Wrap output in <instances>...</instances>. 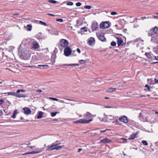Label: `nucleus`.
I'll list each match as a JSON object with an SVG mask.
<instances>
[{"label": "nucleus", "mask_w": 158, "mask_h": 158, "mask_svg": "<svg viewBox=\"0 0 158 158\" xmlns=\"http://www.w3.org/2000/svg\"><path fill=\"white\" fill-rule=\"evenodd\" d=\"M69 66H78L79 65L78 64H69Z\"/></svg>", "instance_id": "37998d69"}, {"label": "nucleus", "mask_w": 158, "mask_h": 158, "mask_svg": "<svg viewBox=\"0 0 158 158\" xmlns=\"http://www.w3.org/2000/svg\"><path fill=\"white\" fill-rule=\"evenodd\" d=\"M153 31H152V29H151L148 33V36H152V37L151 40H152L153 38V36L155 35V34L153 32Z\"/></svg>", "instance_id": "aec40b11"}, {"label": "nucleus", "mask_w": 158, "mask_h": 158, "mask_svg": "<svg viewBox=\"0 0 158 158\" xmlns=\"http://www.w3.org/2000/svg\"><path fill=\"white\" fill-rule=\"evenodd\" d=\"M119 120L120 121L123 122L124 123H127L128 122V121L127 117L124 115L122 117L119 118Z\"/></svg>", "instance_id": "9b49d317"}, {"label": "nucleus", "mask_w": 158, "mask_h": 158, "mask_svg": "<svg viewBox=\"0 0 158 158\" xmlns=\"http://www.w3.org/2000/svg\"><path fill=\"white\" fill-rule=\"evenodd\" d=\"M146 114L145 113H140L139 117L140 119L141 118H143L142 120H146L147 119V116H146Z\"/></svg>", "instance_id": "f3484780"}, {"label": "nucleus", "mask_w": 158, "mask_h": 158, "mask_svg": "<svg viewBox=\"0 0 158 158\" xmlns=\"http://www.w3.org/2000/svg\"><path fill=\"white\" fill-rule=\"evenodd\" d=\"M36 92L37 93H40L42 92V90L41 89H37Z\"/></svg>", "instance_id": "603ef678"}, {"label": "nucleus", "mask_w": 158, "mask_h": 158, "mask_svg": "<svg viewBox=\"0 0 158 158\" xmlns=\"http://www.w3.org/2000/svg\"><path fill=\"white\" fill-rule=\"evenodd\" d=\"M145 87L147 88V89H145V91L148 90L149 91H150V88L149 86L147 84L146 85H145Z\"/></svg>", "instance_id": "f704fd0d"}, {"label": "nucleus", "mask_w": 158, "mask_h": 158, "mask_svg": "<svg viewBox=\"0 0 158 158\" xmlns=\"http://www.w3.org/2000/svg\"><path fill=\"white\" fill-rule=\"evenodd\" d=\"M56 21L59 22H63V20L62 19H56Z\"/></svg>", "instance_id": "c03bdc74"}, {"label": "nucleus", "mask_w": 158, "mask_h": 158, "mask_svg": "<svg viewBox=\"0 0 158 158\" xmlns=\"http://www.w3.org/2000/svg\"><path fill=\"white\" fill-rule=\"evenodd\" d=\"M83 117L85 118L89 119L92 118V115L90 113L87 112L83 115Z\"/></svg>", "instance_id": "dca6fc26"}, {"label": "nucleus", "mask_w": 158, "mask_h": 158, "mask_svg": "<svg viewBox=\"0 0 158 158\" xmlns=\"http://www.w3.org/2000/svg\"><path fill=\"white\" fill-rule=\"evenodd\" d=\"M96 35L98 39L100 40L102 42L106 41V39L103 34L98 32L96 33Z\"/></svg>", "instance_id": "423d86ee"}, {"label": "nucleus", "mask_w": 158, "mask_h": 158, "mask_svg": "<svg viewBox=\"0 0 158 158\" xmlns=\"http://www.w3.org/2000/svg\"><path fill=\"white\" fill-rule=\"evenodd\" d=\"M147 19V17L146 16L142 17H141L140 19L142 20H143L144 19Z\"/></svg>", "instance_id": "864d4df0"}, {"label": "nucleus", "mask_w": 158, "mask_h": 158, "mask_svg": "<svg viewBox=\"0 0 158 158\" xmlns=\"http://www.w3.org/2000/svg\"><path fill=\"white\" fill-rule=\"evenodd\" d=\"M111 142V139L106 137L105 138L101 140L100 141V143H110Z\"/></svg>", "instance_id": "ddd939ff"}, {"label": "nucleus", "mask_w": 158, "mask_h": 158, "mask_svg": "<svg viewBox=\"0 0 158 158\" xmlns=\"http://www.w3.org/2000/svg\"><path fill=\"white\" fill-rule=\"evenodd\" d=\"M155 52L157 54H158V45L156 47V48Z\"/></svg>", "instance_id": "5fc2aeb1"}, {"label": "nucleus", "mask_w": 158, "mask_h": 158, "mask_svg": "<svg viewBox=\"0 0 158 158\" xmlns=\"http://www.w3.org/2000/svg\"><path fill=\"white\" fill-rule=\"evenodd\" d=\"M55 55H52L51 58V61L52 64H53L55 63Z\"/></svg>", "instance_id": "a878e982"}, {"label": "nucleus", "mask_w": 158, "mask_h": 158, "mask_svg": "<svg viewBox=\"0 0 158 158\" xmlns=\"http://www.w3.org/2000/svg\"><path fill=\"white\" fill-rule=\"evenodd\" d=\"M39 45L38 43L36 41H33L32 44V46L31 49H38L39 48Z\"/></svg>", "instance_id": "4468645a"}, {"label": "nucleus", "mask_w": 158, "mask_h": 158, "mask_svg": "<svg viewBox=\"0 0 158 158\" xmlns=\"http://www.w3.org/2000/svg\"><path fill=\"white\" fill-rule=\"evenodd\" d=\"M39 22H40V23L42 25H43L45 26H46V25H47V24L46 23H45L41 21H39Z\"/></svg>", "instance_id": "ea45409f"}, {"label": "nucleus", "mask_w": 158, "mask_h": 158, "mask_svg": "<svg viewBox=\"0 0 158 158\" xmlns=\"http://www.w3.org/2000/svg\"><path fill=\"white\" fill-rule=\"evenodd\" d=\"M145 55L148 59L152 58L153 56V54L151 53V52H146L145 53Z\"/></svg>", "instance_id": "4be33fe9"}, {"label": "nucleus", "mask_w": 158, "mask_h": 158, "mask_svg": "<svg viewBox=\"0 0 158 158\" xmlns=\"http://www.w3.org/2000/svg\"><path fill=\"white\" fill-rule=\"evenodd\" d=\"M117 14V13L114 11L112 12L111 13V15H115Z\"/></svg>", "instance_id": "de8ad7c7"}, {"label": "nucleus", "mask_w": 158, "mask_h": 158, "mask_svg": "<svg viewBox=\"0 0 158 158\" xmlns=\"http://www.w3.org/2000/svg\"><path fill=\"white\" fill-rule=\"evenodd\" d=\"M77 52H78L79 53H80L81 51H80V49L79 48H77Z\"/></svg>", "instance_id": "bf43d9fd"}, {"label": "nucleus", "mask_w": 158, "mask_h": 158, "mask_svg": "<svg viewBox=\"0 0 158 158\" xmlns=\"http://www.w3.org/2000/svg\"><path fill=\"white\" fill-rule=\"evenodd\" d=\"M48 2L54 4L56 3L57 2L56 1L54 0H49Z\"/></svg>", "instance_id": "4c0bfd02"}, {"label": "nucleus", "mask_w": 158, "mask_h": 158, "mask_svg": "<svg viewBox=\"0 0 158 158\" xmlns=\"http://www.w3.org/2000/svg\"><path fill=\"white\" fill-rule=\"evenodd\" d=\"M76 5L77 6H79L81 5V3L80 2H78L76 3Z\"/></svg>", "instance_id": "a18cd8bd"}, {"label": "nucleus", "mask_w": 158, "mask_h": 158, "mask_svg": "<svg viewBox=\"0 0 158 158\" xmlns=\"http://www.w3.org/2000/svg\"><path fill=\"white\" fill-rule=\"evenodd\" d=\"M91 29L93 31H96L98 29V25L96 22H94L92 23Z\"/></svg>", "instance_id": "9d476101"}, {"label": "nucleus", "mask_w": 158, "mask_h": 158, "mask_svg": "<svg viewBox=\"0 0 158 158\" xmlns=\"http://www.w3.org/2000/svg\"><path fill=\"white\" fill-rule=\"evenodd\" d=\"M3 113L2 110H0V116H1L3 115Z\"/></svg>", "instance_id": "13d9d810"}, {"label": "nucleus", "mask_w": 158, "mask_h": 158, "mask_svg": "<svg viewBox=\"0 0 158 158\" xmlns=\"http://www.w3.org/2000/svg\"><path fill=\"white\" fill-rule=\"evenodd\" d=\"M29 50L28 44L22 43L18 48V52L20 54L21 58L25 60L30 59V54Z\"/></svg>", "instance_id": "f257e3e1"}, {"label": "nucleus", "mask_w": 158, "mask_h": 158, "mask_svg": "<svg viewBox=\"0 0 158 158\" xmlns=\"http://www.w3.org/2000/svg\"><path fill=\"white\" fill-rule=\"evenodd\" d=\"M110 27L109 23L107 22H102L100 24V27L102 29H105L109 28Z\"/></svg>", "instance_id": "1a4fd4ad"}, {"label": "nucleus", "mask_w": 158, "mask_h": 158, "mask_svg": "<svg viewBox=\"0 0 158 158\" xmlns=\"http://www.w3.org/2000/svg\"><path fill=\"white\" fill-rule=\"evenodd\" d=\"M58 101L60 102H62V103H63L64 102V101H63V100H59Z\"/></svg>", "instance_id": "774afa93"}, {"label": "nucleus", "mask_w": 158, "mask_h": 158, "mask_svg": "<svg viewBox=\"0 0 158 158\" xmlns=\"http://www.w3.org/2000/svg\"><path fill=\"white\" fill-rule=\"evenodd\" d=\"M121 140H123V142H122V143H124L126 142L127 141V139L124 138H121Z\"/></svg>", "instance_id": "8fccbe9b"}, {"label": "nucleus", "mask_w": 158, "mask_h": 158, "mask_svg": "<svg viewBox=\"0 0 158 158\" xmlns=\"http://www.w3.org/2000/svg\"><path fill=\"white\" fill-rule=\"evenodd\" d=\"M142 143L144 145L146 146L148 145L147 142L145 140H143L142 141Z\"/></svg>", "instance_id": "e433bc0d"}, {"label": "nucleus", "mask_w": 158, "mask_h": 158, "mask_svg": "<svg viewBox=\"0 0 158 158\" xmlns=\"http://www.w3.org/2000/svg\"><path fill=\"white\" fill-rule=\"evenodd\" d=\"M52 144L54 146V147H59V146H58L57 145V143H52Z\"/></svg>", "instance_id": "09e8293b"}, {"label": "nucleus", "mask_w": 158, "mask_h": 158, "mask_svg": "<svg viewBox=\"0 0 158 158\" xmlns=\"http://www.w3.org/2000/svg\"><path fill=\"white\" fill-rule=\"evenodd\" d=\"M152 18H156V19H158V16H154V15H152Z\"/></svg>", "instance_id": "4d7b16f0"}, {"label": "nucleus", "mask_w": 158, "mask_h": 158, "mask_svg": "<svg viewBox=\"0 0 158 158\" xmlns=\"http://www.w3.org/2000/svg\"><path fill=\"white\" fill-rule=\"evenodd\" d=\"M56 51H57V48H55V50H54V51H53V52L54 53H55V52H56Z\"/></svg>", "instance_id": "0e129e2a"}, {"label": "nucleus", "mask_w": 158, "mask_h": 158, "mask_svg": "<svg viewBox=\"0 0 158 158\" xmlns=\"http://www.w3.org/2000/svg\"><path fill=\"white\" fill-rule=\"evenodd\" d=\"M86 61L84 60H80L79 61V62L81 64H84L86 63Z\"/></svg>", "instance_id": "473e14b6"}, {"label": "nucleus", "mask_w": 158, "mask_h": 158, "mask_svg": "<svg viewBox=\"0 0 158 158\" xmlns=\"http://www.w3.org/2000/svg\"><path fill=\"white\" fill-rule=\"evenodd\" d=\"M43 113L42 111H40L37 116V118L40 119L42 118L43 117Z\"/></svg>", "instance_id": "5701e85b"}, {"label": "nucleus", "mask_w": 158, "mask_h": 158, "mask_svg": "<svg viewBox=\"0 0 158 158\" xmlns=\"http://www.w3.org/2000/svg\"><path fill=\"white\" fill-rule=\"evenodd\" d=\"M47 15H49L51 16H55V15H54L53 14H51L48 13V14Z\"/></svg>", "instance_id": "052dcab7"}, {"label": "nucleus", "mask_w": 158, "mask_h": 158, "mask_svg": "<svg viewBox=\"0 0 158 158\" xmlns=\"http://www.w3.org/2000/svg\"><path fill=\"white\" fill-rule=\"evenodd\" d=\"M153 56V57H154L155 59L156 60H157V56Z\"/></svg>", "instance_id": "69168bd1"}, {"label": "nucleus", "mask_w": 158, "mask_h": 158, "mask_svg": "<svg viewBox=\"0 0 158 158\" xmlns=\"http://www.w3.org/2000/svg\"><path fill=\"white\" fill-rule=\"evenodd\" d=\"M63 147V146H60L59 147H54V146L52 144L50 146L48 145L47 146L46 150L47 151H49L55 149L56 150H58L61 149Z\"/></svg>", "instance_id": "20e7f679"}, {"label": "nucleus", "mask_w": 158, "mask_h": 158, "mask_svg": "<svg viewBox=\"0 0 158 158\" xmlns=\"http://www.w3.org/2000/svg\"><path fill=\"white\" fill-rule=\"evenodd\" d=\"M49 98L51 100H53L55 101H59V99H58L57 98H55L50 97Z\"/></svg>", "instance_id": "79ce46f5"}, {"label": "nucleus", "mask_w": 158, "mask_h": 158, "mask_svg": "<svg viewBox=\"0 0 158 158\" xmlns=\"http://www.w3.org/2000/svg\"><path fill=\"white\" fill-rule=\"evenodd\" d=\"M57 113V112H51V115L52 117H54L56 115Z\"/></svg>", "instance_id": "72a5a7b5"}, {"label": "nucleus", "mask_w": 158, "mask_h": 158, "mask_svg": "<svg viewBox=\"0 0 158 158\" xmlns=\"http://www.w3.org/2000/svg\"><path fill=\"white\" fill-rule=\"evenodd\" d=\"M90 45H92L95 43V39L93 37H90L88 41Z\"/></svg>", "instance_id": "6ab92c4d"}, {"label": "nucleus", "mask_w": 158, "mask_h": 158, "mask_svg": "<svg viewBox=\"0 0 158 158\" xmlns=\"http://www.w3.org/2000/svg\"><path fill=\"white\" fill-rule=\"evenodd\" d=\"M38 66L40 67H41L42 68H41V69H45V67H48V65L47 64H40V65H38Z\"/></svg>", "instance_id": "c85d7f7f"}, {"label": "nucleus", "mask_w": 158, "mask_h": 158, "mask_svg": "<svg viewBox=\"0 0 158 158\" xmlns=\"http://www.w3.org/2000/svg\"><path fill=\"white\" fill-rule=\"evenodd\" d=\"M91 6L89 5H86L84 6V8L86 9H89L91 8Z\"/></svg>", "instance_id": "58836bf2"}, {"label": "nucleus", "mask_w": 158, "mask_h": 158, "mask_svg": "<svg viewBox=\"0 0 158 158\" xmlns=\"http://www.w3.org/2000/svg\"><path fill=\"white\" fill-rule=\"evenodd\" d=\"M148 82L149 83H150V84H151L150 82L151 81H152V79H148Z\"/></svg>", "instance_id": "680f3d73"}, {"label": "nucleus", "mask_w": 158, "mask_h": 158, "mask_svg": "<svg viewBox=\"0 0 158 158\" xmlns=\"http://www.w3.org/2000/svg\"><path fill=\"white\" fill-rule=\"evenodd\" d=\"M27 29L28 31H31L32 29V25L31 24H28L27 25Z\"/></svg>", "instance_id": "c756f323"}, {"label": "nucleus", "mask_w": 158, "mask_h": 158, "mask_svg": "<svg viewBox=\"0 0 158 158\" xmlns=\"http://www.w3.org/2000/svg\"><path fill=\"white\" fill-rule=\"evenodd\" d=\"M152 29L155 34L158 33V27H155L154 28H152Z\"/></svg>", "instance_id": "b1692460"}, {"label": "nucleus", "mask_w": 158, "mask_h": 158, "mask_svg": "<svg viewBox=\"0 0 158 158\" xmlns=\"http://www.w3.org/2000/svg\"><path fill=\"white\" fill-rule=\"evenodd\" d=\"M22 148L24 149H26V150L28 149L27 148L28 147V146L27 145V144H22Z\"/></svg>", "instance_id": "cd10ccee"}, {"label": "nucleus", "mask_w": 158, "mask_h": 158, "mask_svg": "<svg viewBox=\"0 0 158 158\" xmlns=\"http://www.w3.org/2000/svg\"><path fill=\"white\" fill-rule=\"evenodd\" d=\"M25 91H26V90H25L19 89H18L16 93H17V94H19V93L20 92H25Z\"/></svg>", "instance_id": "2f4dec72"}, {"label": "nucleus", "mask_w": 158, "mask_h": 158, "mask_svg": "<svg viewBox=\"0 0 158 158\" xmlns=\"http://www.w3.org/2000/svg\"><path fill=\"white\" fill-rule=\"evenodd\" d=\"M42 152V150H40L39 151H35V152L32 151L31 152H26V153L23 154L22 155H28V154H35V153L37 154V153H40Z\"/></svg>", "instance_id": "a211bd4d"}, {"label": "nucleus", "mask_w": 158, "mask_h": 158, "mask_svg": "<svg viewBox=\"0 0 158 158\" xmlns=\"http://www.w3.org/2000/svg\"><path fill=\"white\" fill-rule=\"evenodd\" d=\"M109 130V129H106L104 130H100V132L102 133V132H105L107 130Z\"/></svg>", "instance_id": "3c124183"}, {"label": "nucleus", "mask_w": 158, "mask_h": 158, "mask_svg": "<svg viewBox=\"0 0 158 158\" xmlns=\"http://www.w3.org/2000/svg\"><path fill=\"white\" fill-rule=\"evenodd\" d=\"M19 13H15V14H13V15L14 16H15V15H19Z\"/></svg>", "instance_id": "e2e57ef3"}, {"label": "nucleus", "mask_w": 158, "mask_h": 158, "mask_svg": "<svg viewBox=\"0 0 158 158\" xmlns=\"http://www.w3.org/2000/svg\"><path fill=\"white\" fill-rule=\"evenodd\" d=\"M18 112L17 111V110H14V113H13L12 115L11 116V117L13 118H15L16 114Z\"/></svg>", "instance_id": "bb28decb"}, {"label": "nucleus", "mask_w": 158, "mask_h": 158, "mask_svg": "<svg viewBox=\"0 0 158 158\" xmlns=\"http://www.w3.org/2000/svg\"><path fill=\"white\" fill-rule=\"evenodd\" d=\"M60 43L62 47L66 48L68 45L69 42L67 40L62 39L60 40Z\"/></svg>", "instance_id": "39448f33"}, {"label": "nucleus", "mask_w": 158, "mask_h": 158, "mask_svg": "<svg viewBox=\"0 0 158 158\" xmlns=\"http://www.w3.org/2000/svg\"><path fill=\"white\" fill-rule=\"evenodd\" d=\"M145 97V96L144 95H141L139 96L140 98H142V97Z\"/></svg>", "instance_id": "338daca9"}, {"label": "nucleus", "mask_w": 158, "mask_h": 158, "mask_svg": "<svg viewBox=\"0 0 158 158\" xmlns=\"http://www.w3.org/2000/svg\"><path fill=\"white\" fill-rule=\"evenodd\" d=\"M93 120L92 119H91L89 120H86L84 119H81L79 120L74 121L73 122V123H82V124H85L89 123L91 121Z\"/></svg>", "instance_id": "f03ea898"}, {"label": "nucleus", "mask_w": 158, "mask_h": 158, "mask_svg": "<svg viewBox=\"0 0 158 158\" xmlns=\"http://www.w3.org/2000/svg\"><path fill=\"white\" fill-rule=\"evenodd\" d=\"M72 52L71 49L69 47H67L64 50V55L66 56H69L71 53Z\"/></svg>", "instance_id": "6e6552de"}, {"label": "nucleus", "mask_w": 158, "mask_h": 158, "mask_svg": "<svg viewBox=\"0 0 158 158\" xmlns=\"http://www.w3.org/2000/svg\"><path fill=\"white\" fill-rule=\"evenodd\" d=\"M110 45L112 46H115L116 45V42L115 41H112Z\"/></svg>", "instance_id": "c9c22d12"}, {"label": "nucleus", "mask_w": 158, "mask_h": 158, "mask_svg": "<svg viewBox=\"0 0 158 158\" xmlns=\"http://www.w3.org/2000/svg\"><path fill=\"white\" fill-rule=\"evenodd\" d=\"M117 39V42L118 46H123L124 44L122 39L119 37L116 38Z\"/></svg>", "instance_id": "f8f14e48"}, {"label": "nucleus", "mask_w": 158, "mask_h": 158, "mask_svg": "<svg viewBox=\"0 0 158 158\" xmlns=\"http://www.w3.org/2000/svg\"><path fill=\"white\" fill-rule=\"evenodd\" d=\"M73 4V3L72 2H68L66 3V5L69 6H72Z\"/></svg>", "instance_id": "a19ab883"}, {"label": "nucleus", "mask_w": 158, "mask_h": 158, "mask_svg": "<svg viewBox=\"0 0 158 158\" xmlns=\"http://www.w3.org/2000/svg\"><path fill=\"white\" fill-rule=\"evenodd\" d=\"M116 89L115 88H110L106 90V92H112L116 90Z\"/></svg>", "instance_id": "393cba45"}, {"label": "nucleus", "mask_w": 158, "mask_h": 158, "mask_svg": "<svg viewBox=\"0 0 158 158\" xmlns=\"http://www.w3.org/2000/svg\"><path fill=\"white\" fill-rule=\"evenodd\" d=\"M81 31H85L86 32L87 31V28L86 27H82L81 28Z\"/></svg>", "instance_id": "7c9ffc66"}, {"label": "nucleus", "mask_w": 158, "mask_h": 158, "mask_svg": "<svg viewBox=\"0 0 158 158\" xmlns=\"http://www.w3.org/2000/svg\"><path fill=\"white\" fill-rule=\"evenodd\" d=\"M135 41L138 42V43L137 44V47L139 48L140 49H142L143 48V47L141 46L143 44V40L139 39L135 40Z\"/></svg>", "instance_id": "0eeeda50"}, {"label": "nucleus", "mask_w": 158, "mask_h": 158, "mask_svg": "<svg viewBox=\"0 0 158 158\" xmlns=\"http://www.w3.org/2000/svg\"><path fill=\"white\" fill-rule=\"evenodd\" d=\"M6 94H7V95H13L17 97L18 98H26L27 97L26 95L23 94H17V93H15L14 92H9L7 93H6Z\"/></svg>", "instance_id": "7ed1b4c3"}, {"label": "nucleus", "mask_w": 158, "mask_h": 158, "mask_svg": "<svg viewBox=\"0 0 158 158\" xmlns=\"http://www.w3.org/2000/svg\"><path fill=\"white\" fill-rule=\"evenodd\" d=\"M23 109L24 110V113L25 114H29L31 113V110L28 107H24Z\"/></svg>", "instance_id": "2eb2a0df"}, {"label": "nucleus", "mask_w": 158, "mask_h": 158, "mask_svg": "<svg viewBox=\"0 0 158 158\" xmlns=\"http://www.w3.org/2000/svg\"><path fill=\"white\" fill-rule=\"evenodd\" d=\"M137 133H135L133 134H131V135H130V136L129 137V139H133L135 138H137Z\"/></svg>", "instance_id": "412c9836"}, {"label": "nucleus", "mask_w": 158, "mask_h": 158, "mask_svg": "<svg viewBox=\"0 0 158 158\" xmlns=\"http://www.w3.org/2000/svg\"><path fill=\"white\" fill-rule=\"evenodd\" d=\"M154 80L155 83L156 84H158V79L157 80L156 78H155Z\"/></svg>", "instance_id": "6e6d98bb"}, {"label": "nucleus", "mask_w": 158, "mask_h": 158, "mask_svg": "<svg viewBox=\"0 0 158 158\" xmlns=\"http://www.w3.org/2000/svg\"><path fill=\"white\" fill-rule=\"evenodd\" d=\"M4 102V100L2 99H0V105L3 103Z\"/></svg>", "instance_id": "49530a36"}]
</instances>
